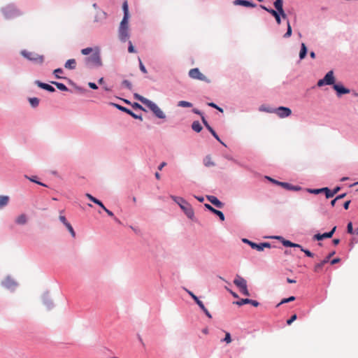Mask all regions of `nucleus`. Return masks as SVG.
<instances>
[{"label": "nucleus", "mask_w": 358, "mask_h": 358, "mask_svg": "<svg viewBox=\"0 0 358 358\" xmlns=\"http://www.w3.org/2000/svg\"><path fill=\"white\" fill-rule=\"evenodd\" d=\"M84 63L88 69L99 68L103 66L101 52L99 47H96L92 54L84 58Z\"/></svg>", "instance_id": "nucleus-1"}, {"label": "nucleus", "mask_w": 358, "mask_h": 358, "mask_svg": "<svg viewBox=\"0 0 358 358\" xmlns=\"http://www.w3.org/2000/svg\"><path fill=\"white\" fill-rule=\"evenodd\" d=\"M171 199L176 202L185 213V215L190 220L194 217V211L192 205L187 202L184 198L174 195L170 196Z\"/></svg>", "instance_id": "nucleus-2"}, {"label": "nucleus", "mask_w": 358, "mask_h": 358, "mask_svg": "<svg viewBox=\"0 0 358 358\" xmlns=\"http://www.w3.org/2000/svg\"><path fill=\"white\" fill-rule=\"evenodd\" d=\"M4 17L7 20L13 19L22 15V12L14 4H8L1 8Z\"/></svg>", "instance_id": "nucleus-3"}, {"label": "nucleus", "mask_w": 358, "mask_h": 358, "mask_svg": "<svg viewBox=\"0 0 358 358\" xmlns=\"http://www.w3.org/2000/svg\"><path fill=\"white\" fill-rule=\"evenodd\" d=\"M20 55L25 58L27 60L32 62L34 64H42L44 62V56L38 55L34 52H29L27 50H22Z\"/></svg>", "instance_id": "nucleus-4"}, {"label": "nucleus", "mask_w": 358, "mask_h": 358, "mask_svg": "<svg viewBox=\"0 0 358 358\" xmlns=\"http://www.w3.org/2000/svg\"><path fill=\"white\" fill-rule=\"evenodd\" d=\"M336 83V78L334 77V71L333 70H331L328 71L322 78L317 81V85L320 87L325 85H331L333 87L334 85Z\"/></svg>", "instance_id": "nucleus-5"}, {"label": "nucleus", "mask_w": 358, "mask_h": 358, "mask_svg": "<svg viewBox=\"0 0 358 358\" xmlns=\"http://www.w3.org/2000/svg\"><path fill=\"white\" fill-rule=\"evenodd\" d=\"M186 292L190 296V297L194 301V302L198 305L200 309L203 312V313L210 319L212 318V315L208 310V309L205 307L203 303L199 299V298L196 296L192 291L184 288Z\"/></svg>", "instance_id": "nucleus-6"}, {"label": "nucleus", "mask_w": 358, "mask_h": 358, "mask_svg": "<svg viewBox=\"0 0 358 358\" xmlns=\"http://www.w3.org/2000/svg\"><path fill=\"white\" fill-rule=\"evenodd\" d=\"M110 104L111 106H113V107H115V108L118 109L119 110L124 112V113L128 114L129 115L131 116L134 119L143 120L142 115H141V114L138 115V114L134 113L131 109H129L125 106H123L116 103H112V102L110 103Z\"/></svg>", "instance_id": "nucleus-7"}, {"label": "nucleus", "mask_w": 358, "mask_h": 358, "mask_svg": "<svg viewBox=\"0 0 358 358\" xmlns=\"http://www.w3.org/2000/svg\"><path fill=\"white\" fill-rule=\"evenodd\" d=\"M1 285L10 292H14L18 283L10 275H7L5 279L1 282Z\"/></svg>", "instance_id": "nucleus-8"}, {"label": "nucleus", "mask_w": 358, "mask_h": 358, "mask_svg": "<svg viewBox=\"0 0 358 358\" xmlns=\"http://www.w3.org/2000/svg\"><path fill=\"white\" fill-rule=\"evenodd\" d=\"M188 75L191 78L205 81L207 83H210V80L203 73H201L198 68L190 69Z\"/></svg>", "instance_id": "nucleus-9"}, {"label": "nucleus", "mask_w": 358, "mask_h": 358, "mask_svg": "<svg viewBox=\"0 0 358 358\" xmlns=\"http://www.w3.org/2000/svg\"><path fill=\"white\" fill-rule=\"evenodd\" d=\"M147 107L153 113L155 116L159 119H165L166 115L159 107L153 101H150Z\"/></svg>", "instance_id": "nucleus-10"}, {"label": "nucleus", "mask_w": 358, "mask_h": 358, "mask_svg": "<svg viewBox=\"0 0 358 358\" xmlns=\"http://www.w3.org/2000/svg\"><path fill=\"white\" fill-rule=\"evenodd\" d=\"M332 88L335 90L338 97H341L343 95L351 92V90L346 87L341 82L336 83Z\"/></svg>", "instance_id": "nucleus-11"}, {"label": "nucleus", "mask_w": 358, "mask_h": 358, "mask_svg": "<svg viewBox=\"0 0 358 358\" xmlns=\"http://www.w3.org/2000/svg\"><path fill=\"white\" fill-rule=\"evenodd\" d=\"M43 304L46 307L48 310H50L54 308L55 303L50 296L49 291H45L42 295Z\"/></svg>", "instance_id": "nucleus-12"}, {"label": "nucleus", "mask_w": 358, "mask_h": 358, "mask_svg": "<svg viewBox=\"0 0 358 358\" xmlns=\"http://www.w3.org/2000/svg\"><path fill=\"white\" fill-rule=\"evenodd\" d=\"M275 114L280 118H285L292 114V110L289 107L278 106L276 108V110H275Z\"/></svg>", "instance_id": "nucleus-13"}, {"label": "nucleus", "mask_w": 358, "mask_h": 358, "mask_svg": "<svg viewBox=\"0 0 358 358\" xmlns=\"http://www.w3.org/2000/svg\"><path fill=\"white\" fill-rule=\"evenodd\" d=\"M233 304L236 305L238 306H242L245 304H250L254 307H258L260 303L257 300L245 298V299H241L240 300L235 301L233 302Z\"/></svg>", "instance_id": "nucleus-14"}, {"label": "nucleus", "mask_w": 358, "mask_h": 358, "mask_svg": "<svg viewBox=\"0 0 358 358\" xmlns=\"http://www.w3.org/2000/svg\"><path fill=\"white\" fill-rule=\"evenodd\" d=\"M34 84L37 85L39 88L46 90L48 92L52 93L56 91L55 88L53 86L48 83H43L39 80H36L34 81Z\"/></svg>", "instance_id": "nucleus-15"}, {"label": "nucleus", "mask_w": 358, "mask_h": 358, "mask_svg": "<svg viewBox=\"0 0 358 358\" xmlns=\"http://www.w3.org/2000/svg\"><path fill=\"white\" fill-rule=\"evenodd\" d=\"M233 4L234 6H241L246 8H255L257 6V3L250 0H234Z\"/></svg>", "instance_id": "nucleus-16"}, {"label": "nucleus", "mask_w": 358, "mask_h": 358, "mask_svg": "<svg viewBox=\"0 0 358 358\" xmlns=\"http://www.w3.org/2000/svg\"><path fill=\"white\" fill-rule=\"evenodd\" d=\"M202 123L203 124L204 127L208 130V131L212 134V136L218 141L221 142V139L220 136L217 135L215 130L208 124V121L206 120L205 116H202Z\"/></svg>", "instance_id": "nucleus-17"}, {"label": "nucleus", "mask_w": 358, "mask_h": 358, "mask_svg": "<svg viewBox=\"0 0 358 358\" xmlns=\"http://www.w3.org/2000/svg\"><path fill=\"white\" fill-rule=\"evenodd\" d=\"M59 221L66 227L71 236L76 237V232L72 227V225L67 221L66 217L64 215H60L59 217Z\"/></svg>", "instance_id": "nucleus-18"}, {"label": "nucleus", "mask_w": 358, "mask_h": 358, "mask_svg": "<svg viewBox=\"0 0 358 358\" xmlns=\"http://www.w3.org/2000/svg\"><path fill=\"white\" fill-rule=\"evenodd\" d=\"M206 199L208 201H210L213 206L218 208H222L224 206V203L218 199L217 197L213 195H206Z\"/></svg>", "instance_id": "nucleus-19"}, {"label": "nucleus", "mask_w": 358, "mask_h": 358, "mask_svg": "<svg viewBox=\"0 0 358 358\" xmlns=\"http://www.w3.org/2000/svg\"><path fill=\"white\" fill-rule=\"evenodd\" d=\"M280 187H282V188L287 190L294 192L300 191L302 189V187L299 185H293L292 184L289 183L287 182H282L280 184Z\"/></svg>", "instance_id": "nucleus-20"}, {"label": "nucleus", "mask_w": 358, "mask_h": 358, "mask_svg": "<svg viewBox=\"0 0 358 358\" xmlns=\"http://www.w3.org/2000/svg\"><path fill=\"white\" fill-rule=\"evenodd\" d=\"M129 38V28H119V38L124 43Z\"/></svg>", "instance_id": "nucleus-21"}, {"label": "nucleus", "mask_w": 358, "mask_h": 358, "mask_svg": "<svg viewBox=\"0 0 358 358\" xmlns=\"http://www.w3.org/2000/svg\"><path fill=\"white\" fill-rule=\"evenodd\" d=\"M242 241H243V243L250 245L252 249L256 250L260 252V249H259L260 243H257L253 242V241H252L248 238H243Z\"/></svg>", "instance_id": "nucleus-22"}, {"label": "nucleus", "mask_w": 358, "mask_h": 358, "mask_svg": "<svg viewBox=\"0 0 358 358\" xmlns=\"http://www.w3.org/2000/svg\"><path fill=\"white\" fill-rule=\"evenodd\" d=\"M331 238L330 236V234L327 231V232H324L322 234L317 233L313 236V240L320 241L325 238Z\"/></svg>", "instance_id": "nucleus-23"}, {"label": "nucleus", "mask_w": 358, "mask_h": 358, "mask_svg": "<svg viewBox=\"0 0 358 358\" xmlns=\"http://www.w3.org/2000/svg\"><path fill=\"white\" fill-rule=\"evenodd\" d=\"M308 50L306 46V45L304 43H301V49L299 51V59L302 60L306 58L307 54H308Z\"/></svg>", "instance_id": "nucleus-24"}, {"label": "nucleus", "mask_w": 358, "mask_h": 358, "mask_svg": "<svg viewBox=\"0 0 358 358\" xmlns=\"http://www.w3.org/2000/svg\"><path fill=\"white\" fill-rule=\"evenodd\" d=\"M329 261L324 257L320 262L316 264L314 266L313 271L315 273H319L323 268L324 265L329 263Z\"/></svg>", "instance_id": "nucleus-25"}, {"label": "nucleus", "mask_w": 358, "mask_h": 358, "mask_svg": "<svg viewBox=\"0 0 358 358\" xmlns=\"http://www.w3.org/2000/svg\"><path fill=\"white\" fill-rule=\"evenodd\" d=\"M25 178H27L29 181L34 182L38 185H41V186H43L45 187H48V186L46 184L41 182L36 176H28L25 175Z\"/></svg>", "instance_id": "nucleus-26"}, {"label": "nucleus", "mask_w": 358, "mask_h": 358, "mask_svg": "<svg viewBox=\"0 0 358 358\" xmlns=\"http://www.w3.org/2000/svg\"><path fill=\"white\" fill-rule=\"evenodd\" d=\"M86 196L90 201L98 205L100 208H103L104 204L101 200L98 199L97 198L94 197V196L89 193L86 194Z\"/></svg>", "instance_id": "nucleus-27"}, {"label": "nucleus", "mask_w": 358, "mask_h": 358, "mask_svg": "<svg viewBox=\"0 0 358 358\" xmlns=\"http://www.w3.org/2000/svg\"><path fill=\"white\" fill-rule=\"evenodd\" d=\"M247 283V281L245 279H244L243 277H241L239 275H236L234 280V284L238 288L239 287L243 285L244 284Z\"/></svg>", "instance_id": "nucleus-28"}, {"label": "nucleus", "mask_w": 358, "mask_h": 358, "mask_svg": "<svg viewBox=\"0 0 358 358\" xmlns=\"http://www.w3.org/2000/svg\"><path fill=\"white\" fill-rule=\"evenodd\" d=\"M259 111L266 112L268 113H275V110H276V108H273L268 105L262 104L259 106Z\"/></svg>", "instance_id": "nucleus-29"}, {"label": "nucleus", "mask_w": 358, "mask_h": 358, "mask_svg": "<svg viewBox=\"0 0 358 358\" xmlns=\"http://www.w3.org/2000/svg\"><path fill=\"white\" fill-rule=\"evenodd\" d=\"M64 67L70 70H74L76 67V61L75 59H68L65 64Z\"/></svg>", "instance_id": "nucleus-30"}, {"label": "nucleus", "mask_w": 358, "mask_h": 358, "mask_svg": "<svg viewBox=\"0 0 358 358\" xmlns=\"http://www.w3.org/2000/svg\"><path fill=\"white\" fill-rule=\"evenodd\" d=\"M134 98L139 101H141L142 103L145 105L146 106L149 104V103L151 101V100L148 99L147 98L140 95L138 93L134 94Z\"/></svg>", "instance_id": "nucleus-31"}, {"label": "nucleus", "mask_w": 358, "mask_h": 358, "mask_svg": "<svg viewBox=\"0 0 358 358\" xmlns=\"http://www.w3.org/2000/svg\"><path fill=\"white\" fill-rule=\"evenodd\" d=\"M50 83L55 85L57 88L62 92H68L69 90V88L62 83L51 81Z\"/></svg>", "instance_id": "nucleus-32"}, {"label": "nucleus", "mask_w": 358, "mask_h": 358, "mask_svg": "<svg viewBox=\"0 0 358 358\" xmlns=\"http://www.w3.org/2000/svg\"><path fill=\"white\" fill-rule=\"evenodd\" d=\"M192 129L196 133H199L202 131L203 127L198 120H195L192 123Z\"/></svg>", "instance_id": "nucleus-33"}, {"label": "nucleus", "mask_w": 358, "mask_h": 358, "mask_svg": "<svg viewBox=\"0 0 358 358\" xmlns=\"http://www.w3.org/2000/svg\"><path fill=\"white\" fill-rule=\"evenodd\" d=\"M27 222V217L25 214H21L15 219V223L20 225H24Z\"/></svg>", "instance_id": "nucleus-34"}, {"label": "nucleus", "mask_w": 358, "mask_h": 358, "mask_svg": "<svg viewBox=\"0 0 358 358\" xmlns=\"http://www.w3.org/2000/svg\"><path fill=\"white\" fill-rule=\"evenodd\" d=\"M322 189H323L322 194L325 195L326 199H331L335 196L332 189L328 187H322Z\"/></svg>", "instance_id": "nucleus-35"}, {"label": "nucleus", "mask_w": 358, "mask_h": 358, "mask_svg": "<svg viewBox=\"0 0 358 358\" xmlns=\"http://www.w3.org/2000/svg\"><path fill=\"white\" fill-rule=\"evenodd\" d=\"M9 202V196L6 195L0 196V209L6 206Z\"/></svg>", "instance_id": "nucleus-36"}, {"label": "nucleus", "mask_w": 358, "mask_h": 358, "mask_svg": "<svg viewBox=\"0 0 358 358\" xmlns=\"http://www.w3.org/2000/svg\"><path fill=\"white\" fill-rule=\"evenodd\" d=\"M28 101L30 106L34 108L38 107L40 103V99L37 97H30Z\"/></svg>", "instance_id": "nucleus-37"}, {"label": "nucleus", "mask_w": 358, "mask_h": 358, "mask_svg": "<svg viewBox=\"0 0 358 358\" xmlns=\"http://www.w3.org/2000/svg\"><path fill=\"white\" fill-rule=\"evenodd\" d=\"M273 6L275 8L274 11H280L283 10V0H275Z\"/></svg>", "instance_id": "nucleus-38"}, {"label": "nucleus", "mask_w": 358, "mask_h": 358, "mask_svg": "<svg viewBox=\"0 0 358 358\" xmlns=\"http://www.w3.org/2000/svg\"><path fill=\"white\" fill-rule=\"evenodd\" d=\"M130 16H123L119 28H129V20Z\"/></svg>", "instance_id": "nucleus-39"}, {"label": "nucleus", "mask_w": 358, "mask_h": 358, "mask_svg": "<svg viewBox=\"0 0 358 358\" xmlns=\"http://www.w3.org/2000/svg\"><path fill=\"white\" fill-rule=\"evenodd\" d=\"M296 299V297L294 296H290L287 298H283L280 303H278L277 305H276V308L279 307L280 306L284 304V303H289V302H292V301H294V300Z\"/></svg>", "instance_id": "nucleus-40"}, {"label": "nucleus", "mask_w": 358, "mask_h": 358, "mask_svg": "<svg viewBox=\"0 0 358 358\" xmlns=\"http://www.w3.org/2000/svg\"><path fill=\"white\" fill-rule=\"evenodd\" d=\"M270 14L275 17V20L278 24H281L282 19L278 11H274V10H271Z\"/></svg>", "instance_id": "nucleus-41"}, {"label": "nucleus", "mask_w": 358, "mask_h": 358, "mask_svg": "<svg viewBox=\"0 0 358 358\" xmlns=\"http://www.w3.org/2000/svg\"><path fill=\"white\" fill-rule=\"evenodd\" d=\"M63 73V69L62 68H57L53 71V75L57 79H66L65 76H59L60 73Z\"/></svg>", "instance_id": "nucleus-42"}, {"label": "nucleus", "mask_w": 358, "mask_h": 358, "mask_svg": "<svg viewBox=\"0 0 358 358\" xmlns=\"http://www.w3.org/2000/svg\"><path fill=\"white\" fill-rule=\"evenodd\" d=\"M292 27H291L289 21L287 20V31L283 35V38H289L292 36Z\"/></svg>", "instance_id": "nucleus-43"}, {"label": "nucleus", "mask_w": 358, "mask_h": 358, "mask_svg": "<svg viewBox=\"0 0 358 358\" xmlns=\"http://www.w3.org/2000/svg\"><path fill=\"white\" fill-rule=\"evenodd\" d=\"M122 10H123V16H130L129 10V6L127 1L125 0L122 3Z\"/></svg>", "instance_id": "nucleus-44"}, {"label": "nucleus", "mask_w": 358, "mask_h": 358, "mask_svg": "<svg viewBox=\"0 0 358 358\" xmlns=\"http://www.w3.org/2000/svg\"><path fill=\"white\" fill-rule=\"evenodd\" d=\"M177 106L182 108H191L193 104L187 101H180L178 102Z\"/></svg>", "instance_id": "nucleus-45"}, {"label": "nucleus", "mask_w": 358, "mask_h": 358, "mask_svg": "<svg viewBox=\"0 0 358 358\" xmlns=\"http://www.w3.org/2000/svg\"><path fill=\"white\" fill-rule=\"evenodd\" d=\"M306 191L310 194L317 195L319 194H322L323 189H322V187L321 188H308V189H306Z\"/></svg>", "instance_id": "nucleus-46"}, {"label": "nucleus", "mask_w": 358, "mask_h": 358, "mask_svg": "<svg viewBox=\"0 0 358 358\" xmlns=\"http://www.w3.org/2000/svg\"><path fill=\"white\" fill-rule=\"evenodd\" d=\"M203 164L207 167L215 166V163L211 160V158L210 156H206L203 159Z\"/></svg>", "instance_id": "nucleus-47"}, {"label": "nucleus", "mask_w": 358, "mask_h": 358, "mask_svg": "<svg viewBox=\"0 0 358 358\" xmlns=\"http://www.w3.org/2000/svg\"><path fill=\"white\" fill-rule=\"evenodd\" d=\"M347 232L350 234H358V231L353 229L352 222H349L347 224Z\"/></svg>", "instance_id": "nucleus-48"}, {"label": "nucleus", "mask_w": 358, "mask_h": 358, "mask_svg": "<svg viewBox=\"0 0 358 358\" xmlns=\"http://www.w3.org/2000/svg\"><path fill=\"white\" fill-rule=\"evenodd\" d=\"M122 87H126L130 91H132L133 87L131 83L128 80H123L121 83Z\"/></svg>", "instance_id": "nucleus-49"}, {"label": "nucleus", "mask_w": 358, "mask_h": 358, "mask_svg": "<svg viewBox=\"0 0 358 358\" xmlns=\"http://www.w3.org/2000/svg\"><path fill=\"white\" fill-rule=\"evenodd\" d=\"M281 243L282 244L283 246H285L286 248H292V246L296 245L295 243H293L291 241L287 240L285 238H284L282 240Z\"/></svg>", "instance_id": "nucleus-50"}, {"label": "nucleus", "mask_w": 358, "mask_h": 358, "mask_svg": "<svg viewBox=\"0 0 358 358\" xmlns=\"http://www.w3.org/2000/svg\"><path fill=\"white\" fill-rule=\"evenodd\" d=\"M131 107L134 109V110H143V111H146V110L145 109V108L141 105L138 102H134V103H131Z\"/></svg>", "instance_id": "nucleus-51"}, {"label": "nucleus", "mask_w": 358, "mask_h": 358, "mask_svg": "<svg viewBox=\"0 0 358 358\" xmlns=\"http://www.w3.org/2000/svg\"><path fill=\"white\" fill-rule=\"evenodd\" d=\"M272 245L269 242H262L260 243L259 249L260 252L263 251L265 248H271Z\"/></svg>", "instance_id": "nucleus-52"}, {"label": "nucleus", "mask_w": 358, "mask_h": 358, "mask_svg": "<svg viewBox=\"0 0 358 358\" xmlns=\"http://www.w3.org/2000/svg\"><path fill=\"white\" fill-rule=\"evenodd\" d=\"M93 51V49L92 48H90V47H87V48H83L81 50V53L82 55H89L91 52H92Z\"/></svg>", "instance_id": "nucleus-53"}, {"label": "nucleus", "mask_w": 358, "mask_h": 358, "mask_svg": "<svg viewBox=\"0 0 358 358\" xmlns=\"http://www.w3.org/2000/svg\"><path fill=\"white\" fill-rule=\"evenodd\" d=\"M296 319L297 315L293 314L288 320H287L286 323L287 325H291Z\"/></svg>", "instance_id": "nucleus-54"}, {"label": "nucleus", "mask_w": 358, "mask_h": 358, "mask_svg": "<svg viewBox=\"0 0 358 358\" xmlns=\"http://www.w3.org/2000/svg\"><path fill=\"white\" fill-rule=\"evenodd\" d=\"M138 62H139V69L141 70V71L143 73H147V69L145 66V65L143 64L141 59L138 57Z\"/></svg>", "instance_id": "nucleus-55"}, {"label": "nucleus", "mask_w": 358, "mask_h": 358, "mask_svg": "<svg viewBox=\"0 0 358 358\" xmlns=\"http://www.w3.org/2000/svg\"><path fill=\"white\" fill-rule=\"evenodd\" d=\"M302 252H304L306 256L308 257L312 258V257H314V256H315V254L313 252H312L310 250H309L308 249L304 248L302 250Z\"/></svg>", "instance_id": "nucleus-56"}, {"label": "nucleus", "mask_w": 358, "mask_h": 358, "mask_svg": "<svg viewBox=\"0 0 358 358\" xmlns=\"http://www.w3.org/2000/svg\"><path fill=\"white\" fill-rule=\"evenodd\" d=\"M222 341L226 342L227 343H229L231 342V336L230 333L226 332L224 338L222 340Z\"/></svg>", "instance_id": "nucleus-57"}, {"label": "nucleus", "mask_w": 358, "mask_h": 358, "mask_svg": "<svg viewBox=\"0 0 358 358\" xmlns=\"http://www.w3.org/2000/svg\"><path fill=\"white\" fill-rule=\"evenodd\" d=\"M266 178L269 180L270 182H271L273 184H275L278 186H280V184L282 182L281 181H279V180H277L274 178H272L270 176H266Z\"/></svg>", "instance_id": "nucleus-58"}, {"label": "nucleus", "mask_w": 358, "mask_h": 358, "mask_svg": "<svg viewBox=\"0 0 358 358\" xmlns=\"http://www.w3.org/2000/svg\"><path fill=\"white\" fill-rule=\"evenodd\" d=\"M358 243V238L352 237L350 240V250H352L354 247V245Z\"/></svg>", "instance_id": "nucleus-59"}, {"label": "nucleus", "mask_w": 358, "mask_h": 358, "mask_svg": "<svg viewBox=\"0 0 358 358\" xmlns=\"http://www.w3.org/2000/svg\"><path fill=\"white\" fill-rule=\"evenodd\" d=\"M128 52L130 53H134L136 52L135 47L132 45L131 41H129Z\"/></svg>", "instance_id": "nucleus-60"}, {"label": "nucleus", "mask_w": 358, "mask_h": 358, "mask_svg": "<svg viewBox=\"0 0 358 358\" xmlns=\"http://www.w3.org/2000/svg\"><path fill=\"white\" fill-rule=\"evenodd\" d=\"M215 215H217L221 221H224L225 220V216L221 210H218Z\"/></svg>", "instance_id": "nucleus-61"}, {"label": "nucleus", "mask_w": 358, "mask_h": 358, "mask_svg": "<svg viewBox=\"0 0 358 358\" xmlns=\"http://www.w3.org/2000/svg\"><path fill=\"white\" fill-rule=\"evenodd\" d=\"M192 111L193 113L200 115L201 120L202 116H205L201 110H199L198 108H193Z\"/></svg>", "instance_id": "nucleus-62"}, {"label": "nucleus", "mask_w": 358, "mask_h": 358, "mask_svg": "<svg viewBox=\"0 0 358 358\" xmlns=\"http://www.w3.org/2000/svg\"><path fill=\"white\" fill-rule=\"evenodd\" d=\"M240 292H241L242 294H243L244 296H250V292H249V290H248V286H247V287H245V288H244V289H241V290L240 291Z\"/></svg>", "instance_id": "nucleus-63"}, {"label": "nucleus", "mask_w": 358, "mask_h": 358, "mask_svg": "<svg viewBox=\"0 0 358 358\" xmlns=\"http://www.w3.org/2000/svg\"><path fill=\"white\" fill-rule=\"evenodd\" d=\"M341 258L339 257H335L332 259H330L329 262L331 265H334V264H336L338 263H339L341 262Z\"/></svg>", "instance_id": "nucleus-64"}]
</instances>
